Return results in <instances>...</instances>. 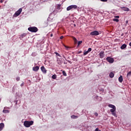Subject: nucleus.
<instances>
[{"mask_svg":"<svg viewBox=\"0 0 131 131\" xmlns=\"http://www.w3.org/2000/svg\"><path fill=\"white\" fill-rule=\"evenodd\" d=\"M22 13V8H19V10H18L13 15V17H18L20 14Z\"/></svg>","mask_w":131,"mask_h":131,"instance_id":"obj_4","label":"nucleus"},{"mask_svg":"<svg viewBox=\"0 0 131 131\" xmlns=\"http://www.w3.org/2000/svg\"><path fill=\"white\" fill-rule=\"evenodd\" d=\"M113 21H115L116 22H119V20L118 19L114 18Z\"/></svg>","mask_w":131,"mask_h":131,"instance_id":"obj_23","label":"nucleus"},{"mask_svg":"<svg viewBox=\"0 0 131 131\" xmlns=\"http://www.w3.org/2000/svg\"><path fill=\"white\" fill-rule=\"evenodd\" d=\"M50 36H51V37H53V34H51Z\"/></svg>","mask_w":131,"mask_h":131,"instance_id":"obj_41","label":"nucleus"},{"mask_svg":"<svg viewBox=\"0 0 131 131\" xmlns=\"http://www.w3.org/2000/svg\"><path fill=\"white\" fill-rule=\"evenodd\" d=\"M16 88H17V85H14L13 87V91H15V90H16Z\"/></svg>","mask_w":131,"mask_h":131,"instance_id":"obj_25","label":"nucleus"},{"mask_svg":"<svg viewBox=\"0 0 131 131\" xmlns=\"http://www.w3.org/2000/svg\"><path fill=\"white\" fill-rule=\"evenodd\" d=\"M0 3H4V1L1 0V1H0Z\"/></svg>","mask_w":131,"mask_h":131,"instance_id":"obj_39","label":"nucleus"},{"mask_svg":"<svg viewBox=\"0 0 131 131\" xmlns=\"http://www.w3.org/2000/svg\"><path fill=\"white\" fill-rule=\"evenodd\" d=\"M129 46L131 47V42L129 43Z\"/></svg>","mask_w":131,"mask_h":131,"instance_id":"obj_42","label":"nucleus"},{"mask_svg":"<svg viewBox=\"0 0 131 131\" xmlns=\"http://www.w3.org/2000/svg\"><path fill=\"white\" fill-rule=\"evenodd\" d=\"M63 47H64V48H66L67 49V50L68 51V49H69V47L66 46V45H63Z\"/></svg>","mask_w":131,"mask_h":131,"instance_id":"obj_26","label":"nucleus"},{"mask_svg":"<svg viewBox=\"0 0 131 131\" xmlns=\"http://www.w3.org/2000/svg\"><path fill=\"white\" fill-rule=\"evenodd\" d=\"M0 102H1V99H0Z\"/></svg>","mask_w":131,"mask_h":131,"instance_id":"obj_46","label":"nucleus"},{"mask_svg":"<svg viewBox=\"0 0 131 131\" xmlns=\"http://www.w3.org/2000/svg\"><path fill=\"white\" fill-rule=\"evenodd\" d=\"M88 52L90 53V52H92V48H89L88 50Z\"/></svg>","mask_w":131,"mask_h":131,"instance_id":"obj_28","label":"nucleus"},{"mask_svg":"<svg viewBox=\"0 0 131 131\" xmlns=\"http://www.w3.org/2000/svg\"><path fill=\"white\" fill-rule=\"evenodd\" d=\"M63 38H64V36H61L60 37V39H63Z\"/></svg>","mask_w":131,"mask_h":131,"instance_id":"obj_31","label":"nucleus"},{"mask_svg":"<svg viewBox=\"0 0 131 131\" xmlns=\"http://www.w3.org/2000/svg\"><path fill=\"white\" fill-rule=\"evenodd\" d=\"M101 2H107L108 0H100Z\"/></svg>","mask_w":131,"mask_h":131,"instance_id":"obj_32","label":"nucleus"},{"mask_svg":"<svg viewBox=\"0 0 131 131\" xmlns=\"http://www.w3.org/2000/svg\"><path fill=\"white\" fill-rule=\"evenodd\" d=\"M106 61L108 62L109 63H113L114 62V59L110 57H107L106 59Z\"/></svg>","mask_w":131,"mask_h":131,"instance_id":"obj_7","label":"nucleus"},{"mask_svg":"<svg viewBox=\"0 0 131 131\" xmlns=\"http://www.w3.org/2000/svg\"><path fill=\"white\" fill-rule=\"evenodd\" d=\"M71 118H72L73 119H76V118H78V116H74V115H73V116H71Z\"/></svg>","mask_w":131,"mask_h":131,"instance_id":"obj_17","label":"nucleus"},{"mask_svg":"<svg viewBox=\"0 0 131 131\" xmlns=\"http://www.w3.org/2000/svg\"><path fill=\"white\" fill-rule=\"evenodd\" d=\"M72 9H77V6L76 5H71L67 7V11H70Z\"/></svg>","mask_w":131,"mask_h":131,"instance_id":"obj_5","label":"nucleus"},{"mask_svg":"<svg viewBox=\"0 0 131 131\" xmlns=\"http://www.w3.org/2000/svg\"><path fill=\"white\" fill-rule=\"evenodd\" d=\"M108 106L110 107V108H112L110 110V112H111L112 115L115 116V117H117V115L116 114V113H115V111H116V107L115 105L113 104H108Z\"/></svg>","mask_w":131,"mask_h":131,"instance_id":"obj_1","label":"nucleus"},{"mask_svg":"<svg viewBox=\"0 0 131 131\" xmlns=\"http://www.w3.org/2000/svg\"><path fill=\"white\" fill-rule=\"evenodd\" d=\"M99 34H100V33H99L98 31H94L90 33V35H92V36H97L99 35Z\"/></svg>","mask_w":131,"mask_h":131,"instance_id":"obj_6","label":"nucleus"},{"mask_svg":"<svg viewBox=\"0 0 131 131\" xmlns=\"http://www.w3.org/2000/svg\"><path fill=\"white\" fill-rule=\"evenodd\" d=\"M62 74L64 76H67V74L66 73V72H65V71H62Z\"/></svg>","mask_w":131,"mask_h":131,"instance_id":"obj_21","label":"nucleus"},{"mask_svg":"<svg viewBox=\"0 0 131 131\" xmlns=\"http://www.w3.org/2000/svg\"><path fill=\"white\" fill-rule=\"evenodd\" d=\"M121 10H123V11H124L125 12H129V9L127 7H121Z\"/></svg>","mask_w":131,"mask_h":131,"instance_id":"obj_9","label":"nucleus"},{"mask_svg":"<svg viewBox=\"0 0 131 131\" xmlns=\"http://www.w3.org/2000/svg\"><path fill=\"white\" fill-rule=\"evenodd\" d=\"M33 124V121H26L24 123V125L26 127H29L31 125H32Z\"/></svg>","mask_w":131,"mask_h":131,"instance_id":"obj_3","label":"nucleus"},{"mask_svg":"<svg viewBox=\"0 0 131 131\" xmlns=\"http://www.w3.org/2000/svg\"><path fill=\"white\" fill-rule=\"evenodd\" d=\"M95 131H101V130H100L98 128H96L95 129Z\"/></svg>","mask_w":131,"mask_h":131,"instance_id":"obj_29","label":"nucleus"},{"mask_svg":"<svg viewBox=\"0 0 131 131\" xmlns=\"http://www.w3.org/2000/svg\"><path fill=\"white\" fill-rule=\"evenodd\" d=\"M68 62H69L70 64H72V62H71V61L70 60H68Z\"/></svg>","mask_w":131,"mask_h":131,"instance_id":"obj_35","label":"nucleus"},{"mask_svg":"<svg viewBox=\"0 0 131 131\" xmlns=\"http://www.w3.org/2000/svg\"><path fill=\"white\" fill-rule=\"evenodd\" d=\"M115 18H119V16H115Z\"/></svg>","mask_w":131,"mask_h":131,"instance_id":"obj_36","label":"nucleus"},{"mask_svg":"<svg viewBox=\"0 0 131 131\" xmlns=\"http://www.w3.org/2000/svg\"><path fill=\"white\" fill-rule=\"evenodd\" d=\"M110 77H111V78H113V77H114V73L111 72L110 74Z\"/></svg>","mask_w":131,"mask_h":131,"instance_id":"obj_14","label":"nucleus"},{"mask_svg":"<svg viewBox=\"0 0 131 131\" xmlns=\"http://www.w3.org/2000/svg\"><path fill=\"white\" fill-rule=\"evenodd\" d=\"M63 57L64 58V59H66V57H65V56H63Z\"/></svg>","mask_w":131,"mask_h":131,"instance_id":"obj_43","label":"nucleus"},{"mask_svg":"<svg viewBox=\"0 0 131 131\" xmlns=\"http://www.w3.org/2000/svg\"><path fill=\"white\" fill-rule=\"evenodd\" d=\"M119 82H122V81H123V78H122V76H120L119 77Z\"/></svg>","mask_w":131,"mask_h":131,"instance_id":"obj_13","label":"nucleus"},{"mask_svg":"<svg viewBox=\"0 0 131 131\" xmlns=\"http://www.w3.org/2000/svg\"><path fill=\"white\" fill-rule=\"evenodd\" d=\"M73 40H76V38H75V37H73Z\"/></svg>","mask_w":131,"mask_h":131,"instance_id":"obj_33","label":"nucleus"},{"mask_svg":"<svg viewBox=\"0 0 131 131\" xmlns=\"http://www.w3.org/2000/svg\"><path fill=\"white\" fill-rule=\"evenodd\" d=\"M89 53H90V52L88 51H84L83 52V55L84 56H85L86 55H88V54H89Z\"/></svg>","mask_w":131,"mask_h":131,"instance_id":"obj_20","label":"nucleus"},{"mask_svg":"<svg viewBox=\"0 0 131 131\" xmlns=\"http://www.w3.org/2000/svg\"><path fill=\"white\" fill-rule=\"evenodd\" d=\"M41 70L42 72H43V73H45V74L47 73V70H46V68H45V67H43V66L41 67Z\"/></svg>","mask_w":131,"mask_h":131,"instance_id":"obj_10","label":"nucleus"},{"mask_svg":"<svg viewBox=\"0 0 131 131\" xmlns=\"http://www.w3.org/2000/svg\"><path fill=\"white\" fill-rule=\"evenodd\" d=\"M125 23L126 24H127V23H128V20H126Z\"/></svg>","mask_w":131,"mask_h":131,"instance_id":"obj_38","label":"nucleus"},{"mask_svg":"<svg viewBox=\"0 0 131 131\" xmlns=\"http://www.w3.org/2000/svg\"><path fill=\"white\" fill-rule=\"evenodd\" d=\"M16 80H17V81H19V80H20V77H16Z\"/></svg>","mask_w":131,"mask_h":131,"instance_id":"obj_27","label":"nucleus"},{"mask_svg":"<svg viewBox=\"0 0 131 131\" xmlns=\"http://www.w3.org/2000/svg\"><path fill=\"white\" fill-rule=\"evenodd\" d=\"M9 112H10V111L8 110H4L3 111V113H9Z\"/></svg>","mask_w":131,"mask_h":131,"instance_id":"obj_18","label":"nucleus"},{"mask_svg":"<svg viewBox=\"0 0 131 131\" xmlns=\"http://www.w3.org/2000/svg\"><path fill=\"white\" fill-rule=\"evenodd\" d=\"M82 43V41H79L78 42V46H79L80 45H81Z\"/></svg>","mask_w":131,"mask_h":131,"instance_id":"obj_24","label":"nucleus"},{"mask_svg":"<svg viewBox=\"0 0 131 131\" xmlns=\"http://www.w3.org/2000/svg\"><path fill=\"white\" fill-rule=\"evenodd\" d=\"M20 86H24V82H23V83L20 84Z\"/></svg>","mask_w":131,"mask_h":131,"instance_id":"obj_30","label":"nucleus"},{"mask_svg":"<svg viewBox=\"0 0 131 131\" xmlns=\"http://www.w3.org/2000/svg\"><path fill=\"white\" fill-rule=\"evenodd\" d=\"M28 30L31 32H37L38 31V29L36 27H31L28 28Z\"/></svg>","mask_w":131,"mask_h":131,"instance_id":"obj_2","label":"nucleus"},{"mask_svg":"<svg viewBox=\"0 0 131 131\" xmlns=\"http://www.w3.org/2000/svg\"><path fill=\"white\" fill-rule=\"evenodd\" d=\"M57 63L58 64H61V62H60L59 60H57Z\"/></svg>","mask_w":131,"mask_h":131,"instance_id":"obj_34","label":"nucleus"},{"mask_svg":"<svg viewBox=\"0 0 131 131\" xmlns=\"http://www.w3.org/2000/svg\"><path fill=\"white\" fill-rule=\"evenodd\" d=\"M5 126V124L3 123H1L0 124V130H3L4 127Z\"/></svg>","mask_w":131,"mask_h":131,"instance_id":"obj_12","label":"nucleus"},{"mask_svg":"<svg viewBox=\"0 0 131 131\" xmlns=\"http://www.w3.org/2000/svg\"><path fill=\"white\" fill-rule=\"evenodd\" d=\"M125 48H126V45L125 44L122 45L121 47V50H124V49H125Z\"/></svg>","mask_w":131,"mask_h":131,"instance_id":"obj_16","label":"nucleus"},{"mask_svg":"<svg viewBox=\"0 0 131 131\" xmlns=\"http://www.w3.org/2000/svg\"><path fill=\"white\" fill-rule=\"evenodd\" d=\"M54 54H55V55H56V56H58V57H61V55H60V54L58 53V52H54Z\"/></svg>","mask_w":131,"mask_h":131,"instance_id":"obj_22","label":"nucleus"},{"mask_svg":"<svg viewBox=\"0 0 131 131\" xmlns=\"http://www.w3.org/2000/svg\"><path fill=\"white\" fill-rule=\"evenodd\" d=\"M130 76H131V71L127 73V75H126V77L127 78H129V77H130Z\"/></svg>","mask_w":131,"mask_h":131,"instance_id":"obj_15","label":"nucleus"},{"mask_svg":"<svg viewBox=\"0 0 131 131\" xmlns=\"http://www.w3.org/2000/svg\"><path fill=\"white\" fill-rule=\"evenodd\" d=\"M100 58L103 59L105 57V54H104V51H102L99 53Z\"/></svg>","mask_w":131,"mask_h":131,"instance_id":"obj_8","label":"nucleus"},{"mask_svg":"<svg viewBox=\"0 0 131 131\" xmlns=\"http://www.w3.org/2000/svg\"><path fill=\"white\" fill-rule=\"evenodd\" d=\"M39 69V67L38 66H36L33 68V71H38Z\"/></svg>","mask_w":131,"mask_h":131,"instance_id":"obj_11","label":"nucleus"},{"mask_svg":"<svg viewBox=\"0 0 131 131\" xmlns=\"http://www.w3.org/2000/svg\"><path fill=\"white\" fill-rule=\"evenodd\" d=\"M74 42H75V43H76V42H77V39L75 40Z\"/></svg>","mask_w":131,"mask_h":131,"instance_id":"obj_37","label":"nucleus"},{"mask_svg":"<svg viewBox=\"0 0 131 131\" xmlns=\"http://www.w3.org/2000/svg\"><path fill=\"white\" fill-rule=\"evenodd\" d=\"M52 79H56L57 78V75H53L52 76Z\"/></svg>","mask_w":131,"mask_h":131,"instance_id":"obj_19","label":"nucleus"},{"mask_svg":"<svg viewBox=\"0 0 131 131\" xmlns=\"http://www.w3.org/2000/svg\"><path fill=\"white\" fill-rule=\"evenodd\" d=\"M95 115H96V116H98V113H96Z\"/></svg>","mask_w":131,"mask_h":131,"instance_id":"obj_40","label":"nucleus"},{"mask_svg":"<svg viewBox=\"0 0 131 131\" xmlns=\"http://www.w3.org/2000/svg\"><path fill=\"white\" fill-rule=\"evenodd\" d=\"M121 35V36H123V35H124L123 33H122Z\"/></svg>","mask_w":131,"mask_h":131,"instance_id":"obj_44","label":"nucleus"},{"mask_svg":"<svg viewBox=\"0 0 131 131\" xmlns=\"http://www.w3.org/2000/svg\"><path fill=\"white\" fill-rule=\"evenodd\" d=\"M74 26H76V25H74Z\"/></svg>","mask_w":131,"mask_h":131,"instance_id":"obj_45","label":"nucleus"}]
</instances>
